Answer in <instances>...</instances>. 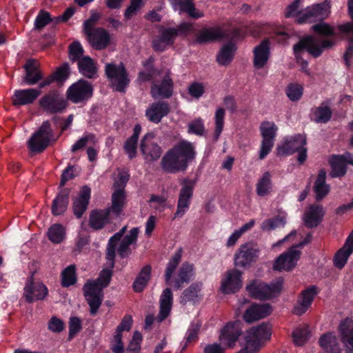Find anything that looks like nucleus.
Masks as SVG:
<instances>
[{
	"label": "nucleus",
	"mask_w": 353,
	"mask_h": 353,
	"mask_svg": "<svg viewBox=\"0 0 353 353\" xmlns=\"http://www.w3.org/2000/svg\"><path fill=\"white\" fill-rule=\"evenodd\" d=\"M312 30L321 34L318 36H307L301 39L294 46V52L297 62L300 64L301 70L307 74L310 73L307 69L308 63L303 59L305 52L314 57H319L323 50L333 45V41L323 37V36L334 35V28L327 23H319L314 25Z\"/></svg>",
	"instance_id": "f257e3e1"
},
{
	"label": "nucleus",
	"mask_w": 353,
	"mask_h": 353,
	"mask_svg": "<svg viewBox=\"0 0 353 353\" xmlns=\"http://www.w3.org/2000/svg\"><path fill=\"white\" fill-rule=\"evenodd\" d=\"M195 155L194 145L185 140L181 141L165 152L161 160V168L168 173L184 171Z\"/></svg>",
	"instance_id": "f03ea898"
},
{
	"label": "nucleus",
	"mask_w": 353,
	"mask_h": 353,
	"mask_svg": "<svg viewBox=\"0 0 353 353\" xmlns=\"http://www.w3.org/2000/svg\"><path fill=\"white\" fill-rule=\"evenodd\" d=\"M182 256L181 248L178 249L170 259L165 272V281L168 285L173 283L176 290L182 288L184 283H189L194 276V267L192 264L184 263L180 267L178 273L174 275Z\"/></svg>",
	"instance_id": "7ed1b4c3"
},
{
	"label": "nucleus",
	"mask_w": 353,
	"mask_h": 353,
	"mask_svg": "<svg viewBox=\"0 0 353 353\" xmlns=\"http://www.w3.org/2000/svg\"><path fill=\"white\" fill-rule=\"evenodd\" d=\"M112 270L103 269L97 280L88 281L83 286V292L90 307V313L95 315L103 299V288H106L112 277Z\"/></svg>",
	"instance_id": "20e7f679"
},
{
	"label": "nucleus",
	"mask_w": 353,
	"mask_h": 353,
	"mask_svg": "<svg viewBox=\"0 0 353 353\" xmlns=\"http://www.w3.org/2000/svg\"><path fill=\"white\" fill-rule=\"evenodd\" d=\"M271 335L272 326L270 323H262L251 327L244 334L245 349L250 353H256Z\"/></svg>",
	"instance_id": "39448f33"
},
{
	"label": "nucleus",
	"mask_w": 353,
	"mask_h": 353,
	"mask_svg": "<svg viewBox=\"0 0 353 353\" xmlns=\"http://www.w3.org/2000/svg\"><path fill=\"white\" fill-rule=\"evenodd\" d=\"M283 280L281 278L266 284L260 281L256 280L246 286V290L250 296L259 300L270 299L277 296L283 288Z\"/></svg>",
	"instance_id": "423d86ee"
},
{
	"label": "nucleus",
	"mask_w": 353,
	"mask_h": 353,
	"mask_svg": "<svg viewBox=\"0 0 353 353\" xmlns=\"http://www.w3.org/2000/svg\"><path fill=\"white\" fill-rule=\"evenodd\" d=\"M306 137L303 134H296L285 138L283 142L277 147L279 155H290L298 152V161L303 163L307 159Z\"/></svg>",
	"instance_id": "0eeeda50"
},
{
	"label": "nucleus",
	"mask_w": 353,
	"mask_h": 353,
	"mask_svg": "<svg viewBox=\"0 0 353 353\" xmlns=\"http://www.w3.org/2000/svg\"><path fill=\"white\" fill-rule=\"evenodd\" d=\"M312 236L308 234L305 239L300 243L292 246L285 253L281 254L273 265V268L278 271H290L292 270L296 265L301 255L300 249L307 244L311 241Z\"/></svg>",
	"instance_id": "6e6552de"
},
{
	"label": "nucleus",
	"mask_w": 353,
	"mask_h": 353,
	"mask_svg": "<svg viewBox=\"0 0 353 353\" xmlns=\"http://www.w3.org/2000/svg\"><path fill=\"white\" fill-rule=\"evenodd\" d=\"M105 72L111 86L117 91L124 92L130 79L123 64L107 63Z\"/></svg>",
	"instance_id": "1a4fd4ad"
},
{
	"label": "nucleus",
	"mask_w": 353,
	"mask_h": 353,
	"mask_svg": "<svg viewBox=\"0 0 353 353\" xmlns=\"http://www.w3.org/2000/svg\"><path fill=\"white\" fill-rule=\"evenodd\" d=\"M278 128L272 121H263L260 125V132L262 136L259 159H263L272 150Z\"/></svg>",
	"instance_id": "9d476101"
},
{
	"label": "nucleus",
	"mask_w": 353,
	"mask_h": 353,
	"mask_svg": "<svg viewBox=\"0 0 353 353\" xmlns=\"http://www.w3.org/2000/svg\"><path fill=\"white\" fill-rule=\"evenodd\" d=\"M52 130L49 121H44L28 141V147L32 152H41L48 145Z\"/></svg>",
	"instance_id": "9b49d317"
},
{
	"label": "nucleus",
	"mask_w": 353,
	"mask_h": 353,
	"mask_svg": "<svg viewBox=\"0 0 353 353\" xmlns=\"http://www.w3.org/2000/svg\"><path fill=\"white\" fill-rule=\"evenodd\" d=\"M242 333L241 322L234 321L228 322L220 330L219 340L226 348H232Z\"/></svg>",
	"instance_id": "f8f14e48"
},
{
	"label": "nucleus",
	"mask_w": 353,
	"mask_h": 353,
	"mask_svg": "<svg viewBox=\"0 0 353 353\" xmlns=\"http://www.w3.org/2000/svg\"><path fill=\"white\" fill-rule=\"evenodd\" d=\"M92 92L91 84L84 79H80L69 87L67 97L72 103H79L88 100L92 96Z\"/></svg>",
	"instance_id": "ddd939ff"
},
{
	"label": "nucleus",
	"mask_w": 353,
	"mask_h": 353,
	"mask_svg": "<svg viewBox=\"0 0 353 353\" xmlns=\"http://www.w3.org/2000/svg\"><path fill=\"white\" fill-rule=\"evenodd\" d=\"M48 294V288L41 281L34 280L32 276L26 281L23 288V296L28 302L43 300Z\"/></svg>",
	"instance_id": "4468645a"
},
{
	"label": "nucleus",
	"mask_w": 353,
	"mask_h": 353,
	"mask_svg": "<svg viewBox=\"0 0 353 353\" xmlns=\"http://www.w3.org/2000/svg\"><path fill=\"white\" fill-rule=\"evenodd\" d=\"M243 285L242 272L236 269L226 271L221 279L220 291L225 294L238 292Z\"/></svg>",
	"instance_id": "2eb2a0df"
},
{
	"label": "nucleus",
	"mask_w": 353,
	"mask_h": 353,
	"mask_svg": "<svg viewBox=\"0 0 353 353\" xmlns=\"http://www.w3.org/2000/svg\"><path fill=\"white\" fill-rule=\"evenodd\" d=\"M194 186V183L192 181L189 179L183 181L174 219L182 217L188 210L193 195Z\"/></svg>",
	"instance_id": "dca6fc26"
},
{
	"label": "nucleus",
	"mask_w": 353,
	"mask_h": 353,
	"mask_svg": "<svg viewBox=\"0 0 353 353\" xmlns=\"http://www.w3.org/2000/svg\"><path fill=\"white\" fill-rule=\"evenodd\" d=\"M41 107L48 113H57L65 109L67 102L58 92L53 91L44 95L39 101Z\"/></svg>",
	"instance_id": "f3484780"
},
{
	"label": "nucleus",
	"mask_w": 353,
	"mask_h": 353,
	"mask_svg": "<svg viewBox=\"0 0 353 353\" xmlns=\"http://www.w3.org/2000/svg\"><path fill=\"white\" fill-rule=\"evenodd\" d=\"M161 81H156L151 88L152 97L157 98H170L173 93V82L170 77V72L166 71L162 75Z\"/></svg>",
	"instance_id": "a211bd4d"
},
{
	"label": "nucleus",
	"mask_w": 353,
	"mask_h": 353,
	"mask_svg": "<svg viewBox=\"0 0 353 353\" xmlns=\"http://www.w3.org/2000/svg\"><path fill=\"white\" fill-rule=\"evenodd\" d=\"M85 33L87 34L90 44L95 50L105 49L110 43V35L103 28H95L93 30H87Z\"/></svg>",
	"instance_id": "6ab92c4d"
},
{
	"label": "nucleus",
	"mask_w": 353,
	"mask_h": 353,
	"mask_svg": "<svg viewBox=\"0 0 353 353\" xmlns=\"http://www.w3.org/2000/svg\"><path fill=\"white\" fill-rule=\"evenodd\" d=\"M177 36L178 30L175 28H161L160 35L152 41L153 48L156 51H164L174 43Z\"/></svg>",
	"instance_id": "aec40b11"
},
{
	"label": "nucleus",
	"mask_w": 353,
	"mask_h": 353,
	"mask_svg": "<svg viewBox=\"0 0 353 353\" xmlns=\"http://www.w3.org/2000/svg\"><path fill=\"white\" fill-rule=\"evenodd\" d=\"M152 133L146 134L141 143V150L147 161H155L159 159L162 151L161 148L154 142Z\"/></svg>",
	"instance_id": "412c9836"
},
{
	"label": "nucleus",
	"mask_w": 353,
	"mask_h": 353,
	"mask_svg": "<svg viewBox=\"0 0 353 353\" xmlns=\"http://www.w3.org/2000/svg\"><path fill=\"white\" fill-rule=\"evenodd\" d=\"M317 294V288L314 285H312L303 290L294 307L293 312L296 315H302L304 314L311 306Z\"/></svg>",
	"instance_id": "4be33fe9"
},
{
	"label": "nucleus",
	"mask_w": 353,
	"mask_h": 353,
	"mask_svg": "<svg viewBox=\"0 0 353 353\" xmlns=\"http://www.w3.org/2000/svg\"><path fill=\"white\" fill-rule=\"evenodd\" d=\"M259 250L251 243L242 245L234 256L236 266L245 267L250 265L258 256Z\"/></svg>",
	"instance_id": "5701e85b"
},
{
	"label": "nucleus",
	"mask_w": 353,
	"mask_h": 353,
	"mask_svg": "<svg viewBox=\"0 0 353 353\" xmlns=\"http://www.w3.org/2000/svg\"><path fill=\"white\" fill-rule=\"evenodd\" d=\"M270 57V41L268 39H265L253 50L254 67L257 70L265 68Z\"/></svg>",
	"instance_id": "b1692460"
},
{
	"label": "nucleus",
	"mask_w": 353,
	"mask_h": 353,
	"mask_svg": "<svg viewBox=\"0 0 353 353\" xmlns=\"http://www.w3.org/2000/svg\"><path fill=\"white\" fill-rule=\"evenodd\" d=\"M90 195V188L85 185L81 188L78 196L74 199L72 210L77 218H81L85 212L89 204Z\"/></svg>",
	"instance_id": "393cba45"
},
{
	"label": "nucleus",
	"mask_w": 353,
	"mask_h": 353,
	"mask_svg": "<svg viewBox=\"0 0 353 353\" xmlns=\"http://www.w3.org/2000/svg\"><path fill=\"white\" fill-rule=\"evenodd\" d=\"M271 312L272 307L270 304H252L245 310L243 319L246 322L252 323L266 317Z\"/></svg>",
	"instance_id": "a878e982"
},
{
	"label": "nucleus",
	"mask_w": 353,
	"mask_h": 353,
	"mask_svg": "<svg viewBox=\"0 0 353 353\" xmlns=\"http://www.w3.org/2000/svg\"><path fill=\"white\" fill-rule=\"evenodd\" d=\"M325 212L322 205L312 204L305 211L303 220L307 228L316 227L322 221Z\"/></svg>",
	"instance_id": "bb28decb"
},
{
	"label": "nucleus",
	"mask_w": 353,
	"mask_h": 353,
	"mask_svg": "<svg viewBox=\"0 0 353 353\" xmlns=\"http://www.w3.org/2000/svg\"><path fill=\"white\" fill-rule=\"evenodd\" d=\"M170 107L167 102L159 101L152 103L145 111V116L149 121L159 123L162 118L167 116Z\"/></svg>",
	"instance_id": "cd10ccee"
},
{
	"label": "nucleus",
	"mask_w": 353,
	"mask_h": 353,
	"mask_svg": "<svg viewBox=\"0 0 353 353\" xmlns=\"http://www.w3.org/2000/svg\"><path fill=\"white\" fill-rule=\"evenodd\" d=\"M40 94L41 91L39 89L19 90L14 92L12 101L15 105H25L32 103Z\"/></svg>",
	"instance_id": "c85d7f7f"
},
{
	"label": "nucleus",
	"mask_w": 353,
	"mask_h": 353,
	"mask_svg": "<svg viewBox=\"0 0 353 353\" xmlns=\"http://www.w3.org/2000/svg\"><path fill=\"white\" fill-rule=\"evenodd\" d=\"M23 68L26 71L24 81L27 85H35L42 79L43 74L39 69V64L36 60H28Z\"/></svg>",
	"instance_id": "c756f323"
},
{
	"label": "nucleus",
	"mask_w": 353,
	"mask_h": 353,
	"mask_svg": "<svg viewBox=\"0 0 353 353\" xmlns=\"http://www.w3.org/2000/svg\"><path fill=\"white\" fill-rule=\"evenodd\" d=\"M174 10L186 12L193 19H199L204 16L202 11L196 8L193 0H170Z\"/></svg>",
	"instance_id": "7c9ffc66"
},
{
	"label": "nucleus",
	"mask_w": 353,
	"mask_h": 353,
	"mask_svg": "<svg viewBox=\"0 0 353 353\" xmlns=\"http://www.w3.org/2000/svg\"><path fill=\"white\" fill-rule=\"evenodd\" d=\"M223 36L224 33L219 27L205 28L198 32L194 43H205L221 39Z\"/></svg>",
	"instance_id": "2f4dec72"
},
{
	"label": "nucleus",
	"mask_w": 353,
	"mask_h": 353,
	"mask_svg": "<svg viewBox=\"0 0 353 353\" xmlns=\"http://www.w3.org/2000/svg\"><path fill=\"white\" fill-rule=\"evenodd\" d=\"M321 347L327 353H339L341 345L334 332H327L323 334L319 340Z\"/></svg>",
	"instance_id": "473e14b6"
},
{
	"label": "nucleus",
	"mask_w": 353,
	"mask_h": 353,
	"mask_svg": "<svg viewBox=\"0 0 353 353\" xmlns=\"http://www.w3.org/2000/svg\"><path fill=\"white\" fill-rule=\"evenodd\" d=\"M172 292L170 288L165 289L160 297V312L158 315V321H164L170 314L172 306Z\"/></svg>",
	"instance_id": "72a5a7b5"
},
{
	"label": "nucleus",
	"mask_w": 353,
	"mask_h": 353,
	"mask_svg": "<svg viewBox=\"0 0 353 353\" xmlns=\"http://www.w3.org/2000/svg\"><path fill=\"white\" fill-rule=\"evenodd\" d=\"M69 203V191L66 189L61 191L53 200L52 213L54 216L63 214L67 210Z\"/></svg>",
	"instance_id": "f704fd0d"
},
{
	"label": "nucleus",
	"mask_w": 353,
	"mask_h": 353,
	"mask_svg": "<svg viewBox=\"0 0 353 353\" xmlns=\"http://www.w3.org/2000/svg\"><path fill=\"white\" fill-rule=\"evenodd\" d=\"M110 210H94L90 212L89 224L95 230L101 229L108 222Z\"/></svg>",
	"instance_id": "c9c22d12"
},
{
	"label": "nucleus",
	"mask_w": 353,
	"mask_h": 353,
	"mask_svg": "<svg viewBox=\"0 0 353 353\" xmlns=\"http://www.w3.org/2000/svg\"><path fill=\"white\" fill-rule=\"evenodd\" d=\"M78 68L79 72L87 78L94 79L97 76L96 63L90 57H83L79 59L78 61Z\"/></svg>",
	"instance_id": "e433bc0d"
},
{
	"label": "nucleus",
	"mask_w": 353,
	"mask_h": 353,
	"mask_svg": "<svg viewBox=\"0 0 353 353\" xmlns=\"http://www.w3.org/2000/svg\"><path fill=\"white\" fill-rule=\"evenodd\" d=\"M339 331L343 343L353 348V319L347 317L341 321Z\"/></svg>",
	"instance_id": "4c0bfd02"
},
{
	"label": "nucleus",
	"mask_w": 353,
	"mask_h": 353,
	"mask_svg": "<svg viewBox=\"0 0 353 353\" xmlns=\"http://www.w3.org/2000/svg\"><path fill=\"white\" fill-rule=\"evenodd\" d=\"M139 234V228H133L130 230V233L126 234L121 241L117 252L119 255L123 258L127 256L130 253V245L137 241Z\"/></svg>",
	"instance_id": "58836bf2"
},
{
	"label": "nucleus",
	"mask_w": 353,
	"mask_h": 353,
	"mask_svg": "<svg viewBox=\"0 0 353 353\" xmlns=\"http://www.w3.org/2000/svg\"><path fill=\"white\" fill-rule=\"evenodd\" d=\"M127 229L126 226L123 227L119 232H117L112 236L108 242L107 251H106V259L110 262L111 268L114 266V259L115 256V248L117 243L121 240Z\"/></svg>",
	"instance_id": "ea45409f"
},
{
	"label": "nucleus",
	"mask_w": 353,
	"mask_h": 353,
	"mask_svg": "<svg viewBox=\"0 0 353 353\" xmlns=\"http://www.w3.org/2000/svg\"><path fill=\"white\" fill-rule=\"evenodd\" d=\"M65 228L60 223H54L48 230L47 236L53 243L59 244L62 243L65 239Z\"/></svg>",
	"instance_id": "a19ab883"
},
{
	"label": "nucleus",
	"mask_w": 353,
	"mask_h": 353,
	"mask_svg": "<svg viewBox=\"0 0 353 353\" xmlns=\"http://www.w3.org/2000/svg\"><path fill=\"white\" fill-rule=\"evenodd\" d=\"M325 177L326 172L324 170H321L314 187L317 200L322 199L330 192V186L325 183Z\"/></svg>",
	"instance_id": "79ce46f5"
},
{
	"label": "nucleus",
	"mask_w": 353,
	"mask_h": 353,
	"mask_svg": "<svg viewBox=\"0 0 353 353\" xmlns=\"http://www.w3.org/2000/svg\"><path fill=\"white\" fill-rule=\"evenodd\" d=\"M125 195L123 190H115L112 196V206L110 208V212H112L116 216H119L124 207Z\"/></svg>",
	"instance_id": "37998d69"
},
{
	"label": "nucleus",
	"mask_w": 353,
	"mask_h": 353,
	"mask_svg": "<svg viewBox=\"0 0 353 353\" xmlns=\"http://www.w3.org/2000/svg\"><path fill=\"white\" fill-rule=\"evenodd\" d=\"M272 189L271 174L269 172H266L259 179L256 185V192L259 196H265L270 193Z\"/></svg>",
	"instance_id": "c03bdc74"
},
{
	"label": "nucleus",
	"mask_w": 353,
	"mask_h": 353,
	"mask_svg": "<svg viewBox=\"0 0 353 353\" xmlns=\"http://www.w3.org/2000/svg\"><path fill=\"white\" fill-rule=\"evenodd\" d=\"M332 111L325 103H321L319 107L313 108L311 117L316 123H327L331 118Z\"/></svg>",
	"instance_id": "a18cd8bd"
},
{
	"label": "nucleus",
	"mask_w": 353,
	"mask_h": 353,
	"mask_svg": "<svg viewBox=\"0 0 353 353\" xmlns=\"http://www.w3.org/2000/svg\"><path fill=\"white\" fill-rule=\"evenodd\" d=\"M151 267L145 265L142 268L140 273L133 283V289L137 292H141L146 287L150 279Z\"/></svg>",
	"instance_id": "49530a36"
},
{
	"label": "nucleus",
	"mask_w": 353,
	"mask_h": 353,
	"mask_svg": "<svg viewBox=\"0 0 353 353\" xmlns=\"http://www.w3.org/2000/svg\"><path fill=\"white\" fill-rule=\"evenodd\" d=\"M236 51V46L233 43L224 45L219 52L216 60L220 65H227L231 62Z\"/></svg>",
	"instance_id": "de8ad7c7"
},
{
	"label": "nucleus",
	"mask_w": 353,
	"mask_h": 353,
	"mask_svg": "<svg viewBox=\"0 0 353 353\" xmlns=\"http://www.w3.org/2000/svg\"><path fill=\"white\" fill-rule=\"evenodd\" d=\"M329 161L332 168L330 173L332 177H340L345 174L346 165L341 155H333Z\"/></svg>",
	"instance_id": "09e8293b"
},
{
	"label": "nucleus",
	"mask_w": 353,
	"mask_h": 353,
	"mask_svg": "<svg viewBox=\"0 0 353 353\" xmlns=\"http://www.w3.org/2000/svg\"><path fill=\"white\" fill-rule=\"evenodd\" d=\"M201 288V284L192 283L188 288L183 291L181 297V303L185 304L188 301L196 302L198 300Z\"/></svg>",
	"instance_id": "8fccbe9b"
},
{
	"label": "nucleus",
	"mask_w": 353,
	"mask_h": 353,
	"mask_svg": "<svg viewBox=\"0 0 353 353\" xmlns=\"http://www.w3.org/2000/svg\"><path fill=\"white\" fill-rule=\"evenodd\" d=\"M309 328L307 325L296 327L292 333L293 341L296 345H303L309 339Z\"/></svg>",
	"instance_id": "3c124183"
},
{
	"label": "nucleus",
	"mask_w": 353,
	"mask_h": 353,
	"mask_svg": "<svg viewBox=\"0 0 353 353\" xmlns=\"http://www.w3.org/2000/svg\"><path fill=\"white\" fill-rule=\"evenodd\" d=\"M353 250L352 248H349L347 245H343L335 254L334 258V265L341 269L347 263V261L352 253Z\"/></svg>",
	"instance_id": "603ef678"
},
{
	"label": "nucleus",
	"mask_w": 353,
	"mask_h": 353,
	"mask_svg": "<svg viewBox=\"0 0 353 353\" xmlns=\"http://www.w3.org/2000/svg\"><path fill=\"white\" fill-rule=\"evenodd\" d=\"M225 110L223 108H219L215 112L214 120H215V128L213 139L214 141H216L223 129L224 118H225Z\"/></svg>",
	"instance_id": "864d4df0"
},
{
	"label": "nucleus",
	"mask_w": 353,
	"mask_h": 353,
	"mask_svg": "<svg viewBox=\"0 0 353 353\" xmlns=\"http://www.w3.org/2000/svg\"><path fill=\"white\" fill-rule=\"evenodd\" d=\"M314 9V13L318 21H323L326 19L330 14V1H325L320 3L312 5Z\"/></svg>",
	"instance_id": "5fc2aeb1"
},
{
	"label": "nucleus",
	"mask_w": 353,
	"mask_h": 353,
	"mask_svg": "<svg viewBox=\"0 0 353 353\" xmlns=\"http://www.w3.org/2000/svg\"><path fill=\"white\" fill-rule=\"evenodd\" d=\"M314 9V13L318 21H323L326 19L330 14V1H325L320 3L312 5Z\"/></svg>",
	"instance_id": "6e6d98bb"
},
{
	"label": "nucleus",
	"mask_w": 353,
	"mask_h": 353,
	"mask_svg": "<svg viewBox=\"0 0 353 353\" xmlns=\"http://www.w3.org/2000/svg\"><path fill=\"white\" fill-rule=\"evenodd\" d=\"M285 224V218L281 216L268 219L264 221L261 225V228L263 231H270L279 227H283Z\"/></svg>",
	"instance_id": "4d7b16f0"
},
{
	"label": "nucleus",
	"mask_w": 353,
	"mask_h": 353,
	"mask_svg": "<svg viewBox=\"0 0 353 353\" xmlns=\"http://www.w3.org/2000/svg\"><path fill=\"white\" fill-rule=\"evenodd\" d=\"M296 21L301 24L317 21L312 5L302 10L298 15Z\"/></svg>",
	"instance_id": "13d9d810"
},
{
	"label": "nucleus",
	"mask_w": 353,
	"mask_h": 353,
	"mask_svg": "<svg viewBox=\"0 0 353 353\" xmlns=\"http://www.w3.org/2000/svg\"><path fill=\"white\" fill-rule=\"evenodd\" d=\"M271 37L279 43H284L290 37L292 33L285 28L274 27L272 28Z\"/></svg>",
	"instance_id": "bf43d9fd"
},
{
	"label": "nucleus",
	"mask_w": 353,
	"mask_h": 353,
	"mask_svg": "<svg viewBox=\"0 0 353 353\" xmlns=\"http://www.w3.org/2000/svg\"><path fill=\"white\" fill-rule=\"evenodd\" d=\"M62 285L68 287L74 284L76 282L75 268L74 265H70L66 268L61 274Z\"/></svg>",
	"instance_id": "052dcab7"
},
{
	"label": "nucleus",
	"mask_w": 353,
	"mask_h": 353,
	"mask_svg": "<svg viewBox=\"0 0 353 353\" xmlns=\"http://www.w3.org/2000/svg\"><path fill=\"white\" fill-rule=\"evenodd\" d=\"M303 86L297 83L290 84L285 90L288 97L293 101L300 99L303 94Z\"/></svg>",
	"instance_id": "680f3d73"
},
{
	"label": "nucleus",
	"mask_w": 353,
	"mask_h": 353,
	"mask_svg": "<svg viewBox=\"0 0 353 353\" xmlns=\"http://www.w3.org/2000/svg\"><path fill=\"white\" fill-rule=\"evenodd\" d=\"M188 132L189 134L202 136L205 132V126L203 119L201 118L196 119L190 122L188 125Z\"/></svg>",
	"instance_id": "e2e57ef3"
},
{
	"label": "nucleus",
	"mask_w": 353,
	"mask_h": 353,
	"mask_svg": "<svg viewBox=\"0 0 353 353\" xmlns=\"http://www.w3.org/2000/svg\"><path fill=\"white\" fill-rule=\"evenodd\" d=\"M82 329V321L77 317H70L69 321V334L68 339L70 340L76 336Z\"/></svg>",
	"instance_id": "0e129e2a"
},
{
	"label": "nucleus",
	"mask_w": 353,
	"mask_h": 353,
	"mask_svg": "<svg viewBox=\"0 0 353 353\" xmlns=\"http://www.w3.org/2000/svg\"><path fill=\"white\" fill-rule=\"evenodd\" d=\"M50 21H52L54 23V18L52 19L48 12L42 10L38 14L35 19L34 28L41 29Z\"/></svg>",
	"instance_id": "69168bd1"
},
{
	"label": "nucleus",
	"mask_w": 353,
	"mask_h": 353,
	"mask_svg": "<svg viewBox=\"0 0 353 353\" xmlns=\"http://www.w3.org/2000/svg\"><path fill=\"white\" fill-rule=\"evenodd\" d=\"M200 327L201 323L199 320L194 321L191 323L186 333L185 339L187 343L196 341Z\"/></svg>",
	"instance_id": "338daca9"
},
{
	"label": "nucleus",
	"mask_w": 353,
	"mask_h": 353,
	"mask_svg": "<svg viewBox=\"0 0 353 353\" xmlns=\"http://www.w3.org/2000/svg\"><path fill=\"white\" fill-rule=\"evenodd\" d=\"M83 50L81 45L79 42H73L70 46V59L72 61H76L81 59L83 55Z\"/></svg>",
	"instance_id": "774afa93"
}]
</instances>
